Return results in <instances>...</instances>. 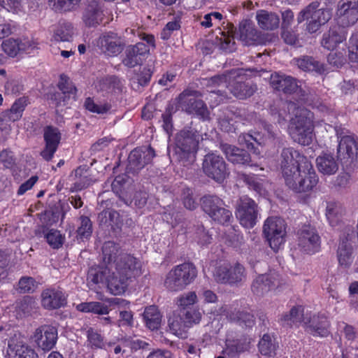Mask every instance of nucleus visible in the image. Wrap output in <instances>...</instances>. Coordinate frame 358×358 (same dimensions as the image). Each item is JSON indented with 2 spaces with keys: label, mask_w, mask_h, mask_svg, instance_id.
Segmentation results:
<instances>
[{
  "label": "nucleus",
  "mask_w": 358,
  "mask_h": 358,
  "mask_svg": "<svg viewBox=\"0 0 358 358\" xmlns=\"http://www.w3.org/2000/svg\"><path fill=\"white\" fill-rule=\"evenodd\" d=\"M303 103L306 101L302 99L297 100V103L292 101L287 103L289 113L294 115L289 120L288 132L294 142L308 145L313 139L314 125L310 112L299 106Z\"/></svg>",
  "instance_id": "2"
},
{
  "label": "nucleus",
  "mask_w": 358,
  "mask_h": 358,
  "mask_svg": "<svg viewBox=\"0 0 358 358\" xmlns=\"http://www.w3.org/2000/svg\"><path fill=\"white\" fill-rule=\"evenodd\" d=\"M317 182L318 177L312 164L306 160L302 169L294 177L288 179L285 184L294 192L301 193L311 190Z\"/></svg>",
  "instance_id": "6"
},
{
  "label": "nucleus",
  "mask_w": 358,
  "mask_h": 358,
  "mask_svg": "<svg viewBox=\"0 0 358 358\" xmlns=\"http://www.w3.org/2000/svg\"><path fill=\"white\" fill-rule=\"evenodd\" d=\"M98 221L100 225L112 228H120L122 224L119 213L113 209H107L101 212L98 215Z\"/></svg>",
  "instance_id": "34"
},
{
  "label": "nucleus",
  "mask_w": 358,
  "mask_h": 358,
  "mask_svg": "<svg viewBox=\"0 0 358 358\" xmlns=\"http://www.w3.org/2000/svg\"><path fill=\"white\" fill-rule=\"evenodd\" d=\"M201 206L203 211L210 216L224 207V201L215 195H206L201 199Z\"/></svg>",
  "instance_id": "39"
},
{
  "label": "nucleus",
  "mask_w": 358,
  "mask_h": 358,
  "mask_svg": "<svg viewBox=\"0 0 358 358\" xmlns=\"http://www.w3.org/2000/svg\"><path fill=\"white\" fill-rule=\"evenodd\" d=\"M297 237L298 245L303 252L311 254L318 250L320 238L314 227L302 226L297 232Z\"/></svg>",
  "instance_id": "14"
},
{
  "label": "nucleus",
  "mask_w": 358,
  "mask_h": 358,
  "mask_svg": "<svg viewBox=\"0 0 358 358\" xmlns=\"http://www.w3.org/2000/svg\"><path fill=\"white\" fill-rule=\"evenodd\" d=\"M44 140L48 145L58 148L61 140L59 130L52 126H47L44 128Z\"/></svg>",
  "instance_id": "45"
},
{
  "label": "nucleus",
  "mask_w": 358,
  "mask_h": 358,
  "mask_svg": "<svg viewBox=\"0 0 358 358\" xmlns=\"http://www.w3.org/2000/svg\"><path fill=\"white\" fill-rule=\"evenodd\" d=\"M232 73L230 72L229 75H218L210 78H205L204 85L206 87H228L227 83H229Z\"/></svg>",
  "instance_id": "46"
},
{
  "label": "nucleus",
  "mask_w": 358,
  "mask_h": 358,
  "mask_svg": "<svg viewBox=\"0 0 358 358\" xmlns=\"http://www.w3.org/2000/svg\"><path fill=\"white\" fill-rule=\"evenodd\" d=\"M250 345V339L248 338L234 340L227 344L224 352L231 357H235L240 353L249 350Z\"/></svg>",
  "instance_id": "36"
},
{
  "label": "nucleus",
  "mask_w": 358,
  "mask_h": 358,
  "mask_svg": "<svg viewBox=\"0 0 358 358\" xmlns=\"http://www.w3.org/2000/svg\"><path fill=\"white\" fill-rule=\"evenodd\" d=\"M339 15L342 18V22L343 24L348 25L354 24L358 20V7Z\"/></svg>",
  "instance_id": "62"
},
{
  "label": "nucleus",
  "mask_w": 358,
  "mask_h": 358,
  "mask_svg": "<svg viewBox=\"0 0 358 358\" xmlns=\"http://www.w3.org/2000/svg\"><path fill=\"white\" fill-rule=\"evenodd\" d=\"M197 301V296L195 292H188L179 296L177 299V304L183 307H186L194 304Z\"/></svg>",
  "instance_id": "55"
},
{
  "label": "nucleus",
  "mask_w": 358,
  "mask_h": 358,
  "mask_svg": "<svg viewBox=\"0 0 358 358\" xmlns=\"http://www.w3.org/2000/svg\"><path fill=\"white\" fill-rule=\"evenodd\" d=\"M64 293L57 289L49 288L41 293L42 306L48 310L59 308L66 304Z\"/></svg>",
  "instance_id": "23"
},
{
  "label": "nucleus",
  "mask_w": 358,
  "mask_h": 358,
  "mask_svg": "<svg viewBox=\"0 0 358 358\" xmlns=\"http://www.w3.org/2000/svg\"><path fill=\"white\" fill-rule=\"evenodd\" d=\"M103 19V12L97 0H91L87 2L83 15V20L87 27H95Z\"/></svg>",
  "instance_id": "25"
},
{
  "label": "nucleus",
  "mask_w": 358,
  "mask_h": 358,
  "mask_svg": "<svg viewBox=\"0 0 358 358\" xmlns=\"http://www.w3.org/2000/svg\"><path fill=\"white\" fill-rule=\"evenodd\" d=\"M196 234V238L198 239V242L200 244L206 245V244L210 243L211 236L205 230L203 225H199L197 227Z\"/></svg>",
  "instance_id": "63"
},
{
  "label": "nucleus",
  "mask_w": 358,
  "mask_h": 358,
  "mask_svg": "<svg viewBox=\"0 0 358 358\" xmlns=\"http://www.w3.org/2000/svg\"><path fill=\"white\" fill-rule=\"evenodd\" d=\"M100 87L102 89H119L120 87H122V85L120 80L118 79L117 77L109 76L103 79L100 84Z\"/></svg>",
  "instance_id": "61"
},
{
  "label": "nucleus",
  "mask_w": 358,
  "mask_h": 358,
  "mask_svg": "<svg viewBox=\"0 0 358 358\" xmlns=\"http://www.w3.org/2000/svg\"><path fill=\"white\" fill-rule=\"evenodd\" d=\"M258 214L257 205L252 199L246 196L239 199L237 202L236 216L243 227H253L257 223Z\"/></svg>",
  "instance_id": "11"
},
{
  "label": "nucleus",
  "mask_w": 358,
  "mask_h": 358,
  "mask_svg": "<svg viewBox=\"0 0 358 358\" xmlns=\"http://www.w3.org/2000/svg\"><path fill=\"white\" fill-rule=\"evenodd\" d=\"M349 59L352 62H358V34H353L350 38Z\"/></svg>",
  "instance_id": "58"
},
{
  "label": "nucleus",
  "mask_w": 358,
  "mask_h": 358,
  "mask_svg": "<svg viewBox=\"0 0 358 358\" xmlns=\"http://www.w3.org/2000/svg\"><path fill=\"white\" fill-rule=\"evenodd\" d=\"M73 35V29L71 24L63 22L59 24L55 31L54 38L57 41H70Z\"/></svg>",
  "instance_id": "43"
},
{
  "label": "nucleus",
  "mask_w": 358,
  "mask_h": 358,
  "mask_svg": "<svg viewBox=\"0 0 358 358\" xmlns=\"http://www.w3.org/2000/svg\"><path fill=\"white\" fill-rule=\"evenodd\" d=\"M189 327L192 324L199 323L201 319V313L198 309H183L180 311Z\"/></svg>",
  "instance_id": "49"
},
{
  "label": "nucleus",
  "mask_w": 358,
  "mask_h": 358,
  "mask_svg": "<svg viewBox=\"0 0 358 358\" xmlns=\"http://www.w3.org/2000/svg\"><path fill=\"white\" fill-rule=\"evenodd\" d=\"M263 231L270 247L278 251L285 241V224L280 217H268L264 222Z\"/></svg>",
  "instance_id": "10"
},
{
  "label": "nucleus",
  "mask_w": 358,
  "mask_h": 358,
  "mask_svg": "<svg viewBox=\"0 0 358 358\" xmlns=\"http://www.w3.org/2000/svg\"><path fill=\"white\" fill-rule=\"evenodd\" d=\"M199 135L194 129H182L176 134L175 155L183 166H189L196 159Z\"/></svg>",
  "instance_id": "4"
},
{
  "label": "nucleus",
  "mask_w": 358,
  "mask_h": 358,
  "mask_svg": "<svg viewBox=\"0 0 358 358\" xmlns=\"http://www.w3.org/2000/svg\"><path fill=\"white\" fill-rule=\"evenodd\" d=\"M346 36L347 34L344 27L335 26L323 35L322 45L324 48L333 50L338 44L345 41Z\"/></svg>",
  "instance_id": "24"
},
{
  "label": "nucleus",
  "mask_w": 358,
  "mask_h": 358,
  "mask_svg": "<svg viewBox=\"0 0 358 358\" xmlns=\"http://www.w3.org/2000/svg\"><path fill=\"white\" fill-rule=\"evenodd\" d=\"M143 319L146 326L150 329L155 330L160 327L162 315L155 306H150L145 308L143 313Z\"/></svg>",
  "instance_id": "37"
},
{
  "label": "nucleus",
  "mask_w": 358,
  "mask_h": 358,
  "mask_svg": "<svg viewBox=\"0 0 358 358\" xmlns=\"http://www.w3.org/2000/svg\"><path fill=\"white\" fill-rule=\"evenodd\" d=\"M98 45L107 55L116 56L122 52L125 43L117 34L109 32L99 37Z\"/></svg>",
  "instance_id": "17"
},
{
  "label": "nucleus",
  "mask_w": 358,
  "mask_h": 358,
  "mask_svg": "<svg viewBox=\"0 0 358 358\" xmlns=\"http://www.w3.org/2000/svg\"><path fill=\"white\" fill-rule=\"evenodd\" d=\"M218 313L229 320L236 322L240 325H245L246 327H252L255 324V317L252 314L247 311L236 310L229 305L222 306Z\"/></svg>",
  "instance_id": "19"
},
{
  "label": "nucleus",
  "mask_w": 358,
  "mask_h": 358,
  "mask_svg": "<svg viewBox=\"0 0 358 358\" xmlns=\"http://www.w3.org/2000/svg\"><path fill=\"white\" fill-rule=\"evenodd\" d=\"M71 91H55L48 94V98L52 100L57 106L65 105L70 99Z\"/></svg>",
  "instance_id": "56"
},
{
  "label": "nucleus",
  "mask_w": 358,
  "mask_h": 358,
  "mask_svg": "<svg viewBox=\"0 0 358 358\" xmlns=\"http://www.w3.org/2000/svg\"><path fill=\"white\" fill-rule=\"evenodd\" d=\"M29 103L27 97L22 96L17 99L9 110L4 111L2 113V119L3 120H8L15 122L20 120L22 116V113L26 106Z\"/></svg>",
  "instance_id": "33"
},
{
  "label": "nucleus",
  "mask_w": 358,
  "mask_h": 358,
  "mask_svg": "<svg viewBox=\"0 0 358 358\" xmlns=\"http://www.w3.org/2000/svg\"><path fill=\"white\" fill-rule=\"evenodd\" d=\"M358 150L356 140L352 136H344L341 138L337 149L338 157L341 159H353Z\"/></svg>",
  "instance_id": "27"
},
{
  "label": "nucleus",
  "mask_w": 358,
  "mask_h": 358,
  "mask_svg": "<svg viewBox=\"0 0 358 358\" xmlns=\"http://www.w3.org/2000/svg\"><path fill=\"white\" fill-rule=\"evenodd\" d=\"M308 317H304L303 308L301 306H293L289 313L284 314L281 320L289 326L298 325L306 322Z\"/></svg>",
  "instance_id": "35"
},
{
  "label": "nucleus",
  "mask_w": 358,
  "mask_h": 358,
  "mask_svg": "<svg viewBox=\"0 0 358 358\" xmlns=\"http://www.w3.org/2000/svg\"><path fill=\"white\" fill-rule=\"evenodd\" d=\"M210 217L215 222L222 224H226L229 223L230 220L232 218V213L229 210L223 207L213 213Z\"/></svg>",
  "instance_id": "51"
},
{
  "label": "nucleus",
  "mask_w": 358,
  "mask_h": 358,
  "mask_svg": "<svg viewBox=\"0 0 358 358\" xmlns=\"http://www.w3.org/2000/svg\"><path fill=\"white\" fill-rule=\"evenodd\" d=\"M103 259L105 263L115 264V259L120 254H124L120 246L113 241L105 242L102 247Z\"/></svg>",
  "instance_id": "40"
},
{
  "label": "nucleus",
  "mask_w": 358,
  "mask_h": 358,
  "mask_svg": "<svg viewBox=\"0 0 358 358\" xmlns=\"http://www.w3.org/2000/svg\"><path fill=\"white\" fill-rule=\"evenodd\" d=\"M319 171L324 175H333L338 170V164L333 155L322 153L316 159Z\"/></svg>",
  "instance_id": "32"
},
{
  "label": "nucleus",
  "mask_w": 358,
  "mask_h": 358,
  "mask_svg": "<svg viewBox=\"0 0 358 358\" xmlns=\"http://www.w3.org/2000/svg\"><path fill=\"white\" fill-rule=\"evenodd\" d=\"M111 275L107 278V287L114 295L123 294L130 282L142 274L141 262L130 254H120L110 266Z\"/></svg>",
  "instance_id": "1"
},
{
  "label": "nucleus",
  "mask_w": 358,
  "mask_h": 358,
  "mask_svg": "<svg viewBox=\"0 0 358 358\" xmlns=\"http://www.w3.org/2000/svg\"><path fill=\"white\" fill-rule=\"evenodd\" d=\"M221 149L227 159L233 164L249 165L251 166H257L256 164L251 163L252 160L250 154L243 149L227 143L222 144Z\"/></svg>",
  "instance_id": "22"
},
{
  "label": "nucleus",
  "mask_w": 358,
  "mask_h": 358,
  "mask_svg": "<svg viewBox=\"0 0 358 358\" xmlns=\"http://www.w3.org/2000/svg\"><path fill=\"white\" fill-rule=\"evenodd\" d=\"M1 47L3 52L11 57L17 56L20 52L19 38H8L2 42Z\"/></svg>",
  "instance_id": "47"
},
{
  "label": "nucleus",
  "mask_w": 358,
  "mask_h": 358,
  "mask_svg": "<svg viewBox=\"0 0 358 358\" xmlns=\"http://www.w3.org/2000/svg\"><path fill=\"white\" fill-rule=\"evenodd\" d=\"M57 334L56 327L42 325L35 330L31 339L38 350L48 352L55 347L58 338Z\"/></svg>",
  "instance_id": "12"
},
{
  "label": "nucleus",
  "mask_w": 358,
  "mask_h": 358,
  "mask_svg": "<svg viewBox=\"0 0 358 358\" xmlns=\"http://www.w3.org/2000/svg\"><path fill=\"white\" fill-rule=\"evenodd\" d=\"M202 170L205 175L218 183H222L229 175V171L224 159L214 153L204 156Z\"/></svg>",
  "instance_id": "8"
},
{
  "label": "nucleus",
  "mask_w": 358,
  "mask_h": 358,
  "mask_svg": "<svg viewBox=\"0 0 358 358\" xmlns=\"http://www.w3.org/2000/svg\"><path fill=\"white\" fill-rule=\"evenodd\" d=\"M194 91H183L178 96L179 103L189 114H196L202 118H207L208 111L206 104L196 98Z\"/></svg>",
  "instance_id": "16"
},
{
  "label": "nucleus",
  "mask_w": 358,
  "mask_h": 358,
  "mask_svg": "<svg viewBox=\"0 0 358 358\" xmlns=\"http://www.w3.org/2000/svg\"><path fill=\"white\" fill-rule=\"evenodd\" d=\"M150 48L144 43H137L134 45H129L125 50V57L122 60L124 66L133 68L142 63L143 57L148 54Z\"/></svg>",
  "instance_id": "20"
},
{
  "label": "nucleus",
  "mask_w": 358,
  "mask_h": 358,
  "mask_svg": "<svg viewBox=\"0 0 358 358\" xmlns=\"http://www.w3.org/2000/svg\"><path fill=\"white\" fill-rule=\"evenodd\" d=\"M182 201L184 206L190 210L196 209L198 206L196 198L194 196L193 190L190 188H184L182 192Z\"/></svg>",
  "instance_id": "48"
},
{
  "label": "nucleus",
  "mask_w": 358,
  "mask_h": 358,
  "mask_svg": "<svg viewBox=\"0 0 358 358\" xmlns=\"http://www.w3.org/2000/svg\"><path fill=\"white\" fill-rule=\"evenodd\" d=\"M305 327L313 336L326 337L329 334V322L324 315H313L305 322Z\"/></svg>",
  "instance_id": "21"
},
{
  "label": "nucleus",
  "mask_w": 358,
  "mask_h": 358,
  "mask_svg": "<svg viewBox=\"0 0 358 358\" xmlns=\"http://www.w3.org/2000/svg\"><path fill=\"white\" fill-rule=\"evenodd\" d=\"M169 330L178 337L185 338L187 337V331L189 328L181 313L173 312L168 319Z\"/></svg>",
  "instance_id": "30"
},
{
  "label": "nucleus",
  "mask_w": 358,
  "mask_h": 358,
  "mask_svg": "<svg viewBox=\"0 0 358 358\" xmlns=\"http://www.w3.org/2000/svg\"><path fill=\"white\" fill-rule=\"evenodd\" d=\"M80 0H48L49 6L57 12H66L73 10Z\"/></svg>",
  "instance_id": "44"
},
{
  "label": "nucleus",
  "mask_w": 358,
  "mask_h": 358,
  "mask_svg": "<svg viewBox=\"0 0 358 358\" xmlns=\"http://www.w3.org/2000/svg\"><path fill=\"white\" fill-rule=\"evenodd\" d=\"M80 225L76 230V237L82 241L88 239L92 234V222L90 219L85 215L79 218Z\"/></svg>",
  "instance_id": "42"
},
{
  "label": "nucleus",
  "mask_w": 358,
  "mask_h": 358,
  "mask_svg": "<svg viewBox=\"0 0 358 358\" xmlns=\"http://www.w3.org/2000/svg\"><path fill=\"white\" fill-rule=\"evenodd\" d=\"M197 275L196 266L183 263L173 267L166 275L164 286L171 292H179L191 284Z\"/></svg>",
  "instance_id": "5"
},
{
  "label": "nucleus",
  "mask_w": 358,
  "mask_h": 358,
  "mask_svg": "<svg viewBox=\"0 0 358 358\" xmlns=\"http://www.w3.org/2000/svg\"><path fill=\"white\" fill-rule=\"evenodd\" d=\"M36 287V281L31 277H22L17 284V291L20 293H31L33 292Z\"/></svg>",
  "instance_id": "50"
},
{
  "label": "nucleus",
  "mask_w": 358,
  "mask_h": 358,
  "mask_svg": "<svg viewBox=\"0 0 358 358\" xmlns=\"http://www.w3.org/2000/svg\"><path fill=\"white\" fill-rule=\"evenodd\" d=\"M296 64L305 71H315L319 73L324 72V65L312 57L303 56L296 59Z\"/></svg>",
  "instance_id": "38"
},
{
  "label": "nucleus",
  "mask_w": 358,
  "mask_h": 358,
  "mask_svg": "<svg viewBox=\"0 0 358 358\" xmlns=\"http://www.w3.org/2000/svg\"><path fill=\"white\" fill-rule=\"evenodd\" d=\"M111 275V268L96 266L90 268L87 274V285L91 289H96L100 283H106L107 278Z\"/></svg>",
  "instance_id": "29"
},
{
  "label": "nucleus",
  "mask_w": 358,
  "mask_h": 358,
  "mask_svg": "<svg viewBox=\"0 0 358 358\" xmlns=\"http://www.w3.org/2000/svg\"><path fill=\"white\" fill-rule=\"evenodd\" d=\"M259 350L262 355L269 357L275 355L277 345L275 340L269 334H264L258 344Z\"/></svg>",
  "instance_id": "41"
},
{
  "label": "nucleus",
  "mask_w": 358,
  "mask_h": 358,
  "mask_svg": "<svg viewBox=\"0 0 358 358\" xmlns=\"http://www.w3.org/2000/svg\"><path fill=\"white\" fill-rule=\"evenodd\" d=\"M307 159L303 156L292 148L282 149L279 158V164L285 182L297 174L302 169L301 163H303Z\"/></svg>",
  "instance_id": "7"
},
{
  "label": "nucleus",
  "mask_w": 358,
  "mask_h": 358,
  "mask_svg": "<svg viewBox=\"0 0 358 358\" xmlns=\"http://www.w3.org/2000/svg\"><path fill=\"white\" fill-rule=\"evenodd\" d=\"M299 82L289 76L280 73H273L270 78V85L274 90H296L301 88Z\"/></svg>",
  "instance_id": "28"
},
{
  "label": "nucleus",
  "mask_w": 358,
  "mask_h": 358,
  "mask_svg": "<svg viewBox=\"0 0 358 358\" xmlns=\"http://www.w3.org/2000/svg\"><path fill=\"white\" fill-rule=\"evenodd\" d=\"M45 238L47 242L53 248H60L62 245L64 239L60 232L55 229L50 230V231L46 234Z\"/></svg>",
  "instance_id": "52"
},
{
  "label": "nucleus",
  "mask_w": 358,
  "mask_h": 358,
  "mask_svg": "<svg viewBox=\"0 0 358 358\" xmlns=\"http://www.w3.org/2000/svg\"><path fill=\"white\" fill-rule=\"evenodd\" d=\"M228 34L222 32L220 38L222 47L224 49L232 51L235 44L234 38H239L245 45H250L259 44L263 41L261 33L255 28L252 21L249 20H242L238 26V29L234 24H228Z\"/></svg>",
  "instance_id": "3"
},
{
  "label": "nucleus",
  "mask_w": 358,
  "mask_h": 358,
  "mask_svg": "<svg viewBox=\"0 0 358 358\" xmlns=\"http://www.w3.org/2000/svg\"><path fill=\"white\" fill-rule=\"evenodd\" d=\"M337 259L339 265L345 268H349L353 262V248L348 237L343 238L338 245Z\"/></svg>",
  "instance_id": "31"
},
{
  "label": "nucleus",
  "mask_w": 358,
  "mask_h": 358,
  "mask_svg": "<svg viewBox=\"0 0 358 358\" xmlns=\"http://www.w3.org/2000/svg\"><path fill=\"white\" fill-rule=\"evenodd\" d=\"M87 340L92 348H102L105 346L101 334L92 329L87 331Z\"/></svg>",
  "instance_id": "57"
},
{
  "label": "nucleus",
  "mask_w": 358,
  "mask_h": 358,
  "mask_svg": "<svg viewBox=\"0 0 358 358\" xmlns=\"http://www.w3.org/2000/svg\"><path fill=\"white\" fill-rule=\"evenodd\" d=\"M242 179L248 185L249 188L253 189L259 194H263L264 193V189L262 182H260V181L257 178L250 175L243 174Z\"/></svg>",
  "instance_id": "53"
},
{
  "label": "nucleus",
  "mask_w": 358,
  "mask_h": 358,
  "mask_svg": "<svg viewBox=\"0 0 358 358\" xmlns=\"http://www.w3.org/2000/svg\"><path fill=\"white\" fill-rule=\"evenodd\" d=\"M8 358H38L35 350L28 345L20 334H15L8 342Z\"/></svg>",
  "instance_id": "15"
},
{
  "label": "nucleus",
  "mask_w": 358,
  "mask_h": 358,
  "mask_svg": "<svg viewBox=\"0 0 358 358\" xmlns=\"http://www.w3.org/2000/svg\"><path fill=\"white\" fill-rule=\"evenodd\" d=\"M155 155V150L151 147L133 150L128 157L127 173L133 174L138 173L151 162Z\"/></svg>",
  "instance_id": "13"
},
{
  "label": "nucleus",
  "mask_w": 358,
  "mask_h": 358,
  "mask_svg": "<svg viewBox=\"0 0 358 358\" xmlns=\"http://www.w3.org/2000/svg\"><path fill=\"white\" fill-rule=\"evenodd\" d=\"M215 280L219 283L241 285L246 280L247 271L243 265L236 262L234 265L220 266L213 273Z\"/></svg>",
  "instance_id": "9"
},
{
  "label": "nucleus",
  "mask_w": 358,
  "mask_h": 358,
  "mask_svg": "<svg viewBox=\"0 0 358 358\" xmlns=\"http://www.w3.org/2000/svg\"><path fill=\"white\" fill-rule=\"evenodd\" d=\"M85 106L88 110L92 113H96L98 114L105 113L109 109V106L108 105H98L95 103L94 100L90 97L86 99Z\"/></svg>",
  "instance_id": "59"
},
{
  "label": "nucleus",
  "mask_w": 358,
  "mask_h": 358,
  "mask_svg": "<svg viewBox=\"0 0 358 358\" xmlns=\"http://www.w3.org/2000/svg\"><path fill=\"white\" fill-rule=\"evenodd\" d=\"M90 313L98 315H106L109 313L108 306L97 301L90 302Z\"/></svg>",
  "instance_id": "64"
},
{
  "label": "nucleus",
  "mask_w": 358,
  "mask_h": 358,
  "mask_svg": "<svg viewBox=\"0 0 358 358\" xmlns=\"http://www.w3.org/2000/svg\"><path fill=\"white\" fill-rule=\"evenodd\" d=\"M311 18L318 21L319 24H324L331 18V14L330 12L327 10L316 9L315 8L313 10Z\"/></svg>",
  "instance_id": "60"
},
{
  "label": "nucleus",
  "mask_w": 358,
  "mask_h": 358,
  "mask_svg": "<svg viewBox=\"0 0 358 358\" xmlns=\"http://www.w3.org/2000/svg\"><path fill=\"white\" fill-rule=\"evenodd\" d=\"M255 18L259 27L263 30L273 31L279 27L280 17L275 13L259 10Z\"/></svg>",
  "instance_id": "26"
},
{
  "label": "nucleus",
  "mask_w": 358,
  "mask_h": 358,
  "mask_svg": "<svg viewBox=\"0 0 358 358\" xmlns=\"http://www.w3.org/2000/svg\"><path fill=\"white\" fill-rule=\"evenodd\" d=\"M278 274L271 272L258 275L252 284V291L257 296H264L274 289L279 282Z\"/></svg>",
  "instance_id": "18"
},
{
  "label": "nucleus",
  "mask_w": 358,
  "mask_h": 358,
  "mask_svg": "<svg viewBox=\"0 0 358 358\" xmlns=\"http://www.w3.org/2000/svg\"><path fill=\"white\" fill-rule=\"evenodd\" d=\"M237 123L234 118L225 116L219 121L220 129L227 133H235L238 127Z\"/></svg>",
  "instance_id": "54"
}]
</instances>
